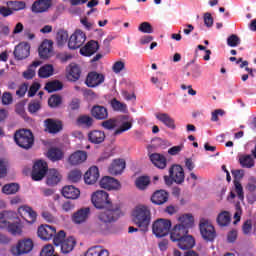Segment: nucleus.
I'll return each instance as SVG.
<instances>
[{"mask_svg":"<svg viewBox=\"0 0 256 256\" xmlns=\"http://www.w3.org/2000/svg\"><path fill=\"white\" fill-rule=\"evenodd\" d=\"M91 201L96 209H106L98 215L101 223H115L121 217V204H112L107 192L103 190L94 192Z\"/></svg>","mask_w":256,"mask_h":256,"instance_id":"f257e3e1","label":"nucleus"},{"mask_svg":"<svg viewBox=\"0 0 256 256\" xmlns=\"http://www.w3.org/2000/svg\"><path fill=\"white\" fill-rule=\"evenodd\" d=\"M61 103H62V98L59 95H52L48 99V105H49V107H52V108L59 107V105H61Z\"/></svg>","mask_w":256,"mask_h":256,"instance_id":"4d7b16f0","label":"nucleus"},{"mask_svg":"<svg viewBox=\"0 0 256 256\" xmlns=\"http://www.w3.org/2000/svg\"><path fill=\"white\" fill-rule=\"evenodd\" d=\"M100 187L102 189H106L107 191H117V189H121V183L119 180L110 177V176H104L100 180Z\"/></svg>","mask_w":256,"mask_h":256,"instance_id":"2eb2a0df","label":"nucleus"},{"mask_svg":"<svg viewBox=\"0 0 256 256\" xmlns=\"http://www.w3.org/2000/svg\"><path fill=\"white\" fill-rule=\"evenodd\" d=\"M167 201H169V193H167L165 190H157L151 196V202L154 205H164V203H167Z\"/></svg>","mask_w":256,"mask_h":256,"instance_id":"b1692460","label":"nucleus"},{"mask_svg":"<svg viewBox=\"0 0 256 256\" xmlns=\"http://www.w3.org/2000/svg\"><path fill=\"white\" fill-rule=\"evenodd\" d=\"M101 127L106 131H113L117 128V118H107L101 122Z\"/></svg>","mask_w":256,"mask_h":256,"instance_id":"49530a36","label":"nucleus"},{"mask_svg":"<svg viewBox=\"0 0 256 256\" xmlns=\"http://www.w3.org/2000/svg\"><path fill=\"white\" fill-rule=\"evenodd\" d=\"M253 229V222L251 220H246L242 226V231L244 235H249Z\"/></svg>","mask_w":256,"mask_h":256,"instance_id":"e2e57ef3","label":"nucleus"},{"mask_svg":"<svg viewBox=\"0 0 256 256\" xmlns=\"http://www.w3.org/2000/svg\"><path fill=\"white\" fill-rule=\"evenodd\" d=\"M152 231L156 237H167L171 231V220L160 218L152 225Z\"/></svg>","mask_w":256,"mask_h":256,"instance_id":"39448f33","label":"nucleus"},{"mask_svg":"<svg viewBox=\"0 0 256 256\" xmlns=\"http://www.w3.org/2000/svg\"><path fill=\"white\" fill-rule=\"evenodd\" d=\"M151 83L156 85L158 89H163V80H161V72H158L157 76L151 77Z\"/></svg>","mask_w":256,"mask_h":256,"instance_id":"052dcab7","label":"nucleus"},{"mask_svg":"<svg viewBox=\"0 0 256 256\" xmlns=\"http://www.w3.org/2000/svg\"><path fill=\"white\" fill-rule=\"evenodd\" d=\"M149 185H151V178L149 176H139L135 180V187L139 191H145Z\"/></svg>","mask_w":256,"mask_h":256,"instance_id":"473e14b6","label":"nucleus"},{"mask_svg":"<svg viewBox=\"0 0 256 256\" xmlns=\"http://www.w3.org/2000/svg\"><path fill=\"white\" fill-rule=\"evenodd\" d=\"M223 115H225V110L216 109L214 112H212L211 121L217 122L219 121V116L223 117Z\"/></svg>","mask_w":256,"mask_h":256,"instance_id":"338daca9","label":"nucleus"},{"mask_svg":"<svg viewBox=\"0 0 256 256\" xmlns=\"http://www.w3.org/2000/svg\"><path fill=\"white\" fill-rule=\"evenodd\" d=\"M54 71L55 69L53 68V65L45 64L38 70V76L40 77V79H48V77H51V75H53Z\"/></svg>","mask_w":256,"mask_h":256,"instance_id":"e433bc0d","label":"nucleus"},{"mask_svg":"<svg viewBox=\"0 0 256 256\" xmlns=\"http://www.w3.org/2000/svg\"><path fill=\"white\" fill-rule=\"evenodd\" d=\"M178 225L183 226L184 229L189 231L195 225V218L192 214H184L178 218Z\"/></svg>","mask_w":256,"mask_h":256,"instance_id":"7c9ffc66","label":"nucleus"},{"mask_svg":"<svg viewBox=\"0 0 256 256\" xmlns=\"http://www.w3.org/2000/svg\"><path fill=\"white\" fill-rule=\"evenodd\" d=\"M105 132L101 130H91L88 133V141L94 145H101L105 141Z\"/></svg>","mask_w":256,"mask_h":256,"instance_id":"a878e982","label":"nucleus"},{"mask_svg":"<svg viewBox=\"0 0 256 256\" xmlns=\"http://www.w3.org/2000/svg\"><path fill=\"white\" fill-rule=\"evenodd\" d=\"M87 41V36L81 30H76L68 40L69 49L75 51V49H79L83 47V44Z\"/></svg>","mask_w":256,"mask_h":256,"instance_id":"1a4fd4ad","label":"nucleus"},{"mask_svg":"<svg viewBox=\"0 0 256 256\" xmlns=\"http://www.w3.org/2000/svg\"><path fill=\"white\" fill-rule=\"evenodd\" d=\"M12 217H15V212L13 211H2L0 213V229H9V225H11V220Z\"/></svg>","mask_w":256,"mask_h":256,"instance_id":"c756f323","label":"nucleus"},{"mask_svg":"<svg viewBox=\"0 0 256 256\" xmlns=\"http://www.w3.org/2000/svg\"><path fill=\"white\" fill-rule=\"evenodd\" d=\"M99 51V42L95 40H91L87 42V44L80 49L81 55L84 57H91V55H95Z\"/></svg>","mask_w":256,"mask_h":256,"instance_id":"4be33fe9","label":"nucleus"},{"mask_svg":"<svg viewBox=\"0 0 256 256\" xmlns=\"http://www.w3.org/2000/svg\"><path fill=\"white\" fill-rule=\"evenodd\" d=\"M75 245H77V240H75L73 236H70L63 240V243L60 246L61 252L64 253V255H67V253H71V251L75 249Z\"/></svg>","mask_w":256,"mask_h":256,"instance_id":"cd10ccee","label":"nucleus"},{"mask_svg":"<svg viewBox=\"0 0 256 256\" xmlns=\"http://www.w3.org/2000/svg\"><path fill=\"white\" fill-rule=\"evenodd\" d=\"M99 168L97 166H92L84 174V181L87 185H95L99 180Z\"/></svg>","mask_w":256,"mask_h":256,"instance_id":"412c9836","label":"nucleus"},{"mask_svg":"<svg viewBox=\"0 0 256 256\" xmlns=\"http://www.w3.org/2000/svg\"><path fill=\"white\" fill-rule=\"evenodd\" d=\"M125 167H127L125 161H114L108 168V172L110 175H121L125 171Z\"/></svg>","mask_w":256,"mask_h":256,"instance_id":"c85d7f7f","label":"nucleus"},{"mask_svg":"<svg viewBox=\"0 0 256 256\" xmlns=\"http://www.w3.org/2000/svg\"><path fill=\"white\" fill-rule=\"evenodd\" d=\"M44 89L48 91V93H55V91H61V89H63V83L59 80H53L46 83Z\"/></svg>","mask_w":256,"mask_h":256,"instance_id":"58836bf2","label":"nucleus"},{"mask_svg":"<svg viewBox=\"0 0 256 256\" xmlns=\"http://www.w3.org/2000/svg\"><path fill=\"white\" fill-rule=\"evenodd\" d=\"M69 39V33L66 30H59L56 34V41L59 47H63Z\"/></svg>","mask_w":256,"mask_h":256,"instance_id":"c03bdc74","label":"nucleus"},{"mask_svg":"<svg viewBox=\"0 0 256 256\" xmlns=\"http://www.w3.org/2000/svg\"><path fill=\"white\" fill-rule=\"evenodd\" d=\"M73 209H75V203H73L72 201H65L62 204V210L64 211V213H69L70 211H73Z\"/></svg>","mask_w":256,"mask_h":256,"instance_id":"69168bd1","label":"nucleus"},{"mask_svg":"<svg viewBox=\"0 0 256 256\" xmlns=\"http://www.w3.org/2000/svg\"><path fill=\"white\" fill-rule=\"evenodd\" d=\"M39 109H41V103L39 102H30L28 104V111L29 113H37V111H39Z\"/></svg>","mask_w":256,"mask_h":256,"instance_id":"0e129e2a","label":"nucleus"},{"mask_svg":"<svg viewBox=\"0 0 256 256\" xmlns=\"http://www.w3.org/2000/svg\"><path fill=\"white\" fill-rule=\"evenodd\" d=\"M53 2L51 0H36L31 7L32 13H45L49 11Z\"/></svg>","mask_w":256,"mask_h":256,"instance_id":"6ab92c4d","label":"nucleus"},{"mask_svg":"<svg viewBox=\"0 0 256 256\" xmlns=\"http://www.w3.org/2000/svg\"><path fill=\"white\" fill-rule=\"evenodd\" d=\"M49 171L47 161H36L32 167L31 177L33 181H42Z\"/></svg>","mask_w":256,"mask_h":256,"instance_id":"0eeeda50","label":"nucleus"},{"mask_svg":"<svg viewBox=\"0 0 256 256\" xmlns=\"http://www.w3.org/2000/svg\"><path fill=\"white\" fill-rule=\"evenodd\" d=\"M61 194L65 197V199L75 201L81 197V190L73 185H68L62 188Z\"/></svg>","mask_w":256,"mask_h":256,"instance_id":"a211bd4d","label":"nucleus"},{"mask_svg":"<svg viewBox=\"0 0 256 256\" xmlns=\"http://www.w3.org/2000/svg\"><path fill=\"white\" fill-rule=\"evenodd\" d=\"M47 157L50 161H61L64 157L63 150L57 147H52L48 150Z\"/></svg>","mask_w":256,"mask_h":256,"instance_id":"c9c22d12","label":"nucleus"},{"mask_svg":"<svg viewBox=\"0 0 256 256\" xmlns=\"http://www.w3.org/2000/svg\"><path fill=\"white\" fill-rule=\"evenodd\" d=\"M61 181V174L57 169H48L46 183L51 187L57 185Z\"/></svg>","mask_w":256,"mask_h":256,"instance_id":"bb28decb","label":"nucleus"},{"mask_svg":"<svg viewBox=\"0 0 256 256\" xmlns=\"http://www.w3.org/2000/svg\"><path fill=\"white\" fill-rule=\"evenodd\" d=\"M234 187H235V192L238 195V199L240 201H243L245 199V195L243 192V185H241V182H239L237 179L234 180Z\"/></svg>","mask_w":256,"mask_h":256,"instance_id":"6e6d98bb","label":"nucleus"},{"mask_svg":"<svg viewBox=\"0 0 256 256\" xmlns=\"http://www.w3.org/2000/svg\"><path fill=\"white\" fill-rule=\"evenodd\" d=\"M95 123L93 116L89 115H80L77 118V124L81 125L82 127H86V129H91Z\"/></svg>","mask_w":256,"mask_h":256,"instance_id":"72a5a7b5","label":"nucleus"},{"mask_svg":"<svg viewBox=\"0 0 256 256\" xmlns=\"http://www.w3.org/2000/svg\"><path fill=\"white\" fill-rule=\"evenodd\" d=\"M125 69V62L123 61H117L112 66V71L114 73H119L120 71H123Z\"/></svg>","mask_w":256,"mask_h":256,"instance_id":"774afa93","label":"nucleus"},{"mask_svg":"<svg viewBox=\"0 0 256 256\" xmlns=\"http://www.w3.org/2000/svg\"><path fill=\"white\" fill-rule=\"evenodd\" d=\"M217 223L220 227H227L231 223V214L228 211L221 212L217 217Z\"/></svg>","mask_w":256,"mask_h":256,"instance_id":"79ce46f5","label":"nucleus"},{"mask_svg":"<svg viewBox=\"0 0 256 256\" xmlns=\"http://www.w3.org/2000/svg\"><path fill=\"white\" fill-rule=\"evenodd\" d=\"M33 240L31 238H25L18 241L16 246L11 248L12 255L19 256V255H27V253H31L33 251Z\"/></svg>","mask_w":256,"mask_h":256,"instance_id":"423d86ee","label":"nucleus"},{"mask_svg":"<svg viewBox=\"0 0 256 256\" xmlns=\"http://www.w3.org/2000/svg\"><path fill=\"white\" fill-rule=\"evenodd\" d=\"M169 175L177 185H181L185 182V170H183V167L179 164H174L170 167Z\"/></svg>","mask_w":256,"mask_h":256,"instance_id":"f8f14e48","label":"nucleus"},{"mask_svg":"<svg viewBox=\"0 0 256 256\" xmlns=\"http://www.w3.org/2000/svg\"><path fill=\"white\" fill-rule=\"evenodd\" d=\"M111 107L113 111H120V113H125L127 111V104L122 103L117 100V98L111 100Z\"/></svg>","mask_w":256,"mask_h":256,"instance_id":"de8ad7c7","label":"nucleus"},{"mask_svg":"<svg viewBox=\"0 0 256 256\" xmlns=\"http://www.w3.org/2000/svg\"><path fill=\"white\" fill-rule=\"evenodd\" d=\"M103 83H105V75L97 71L89 72L85 79V85L90 89H95V87H99Z\"/></svg>","mask_w":256,"mask_h":256,"instance_id":"6e6552de","label":"nucleus"},{"mask_svg":"<svg viewBox=\"0 0 256 256\" xmlns=\"http://www.w3.org/2000/svg\"><path fill=\"white\" fill-rule=\"evenodd\" d=\"M90 113L96 121H105V119H109V110L107 107L101 105L92 106Z\"/></svg>","mask_w":256,"mask_h":256,"instance_id":"dca6fc26","label":"nucleus"},{"mask_svg":"<svg viewBox=\"0 0 256 256\" xmlns=\"http://www.w3.org/2000/svg\"><path fill=\"white\" fill-rule=\"evenodd\" d=\"M65 231L60 230L58 233H56V235H54L53 238V243L55 245V247H60L63 243V240L65 239Z\"/></svg>","mask_w":256,"mask_h":256,"instance_id":"603ef678","label":"nucleus"},{"mask_svg":"<svg viewBox=\"0 0 256 256\" xmlns=\"http://www.w3.org/2000/svg\"><path fill=\"white\" fill-rule=\"evenodd\" d=\"M188 234L189 230L179 224H176L170 231V239L173 241V243H177L178 240L183 239V237Z\"/></svg>","mask_w":256,"mask_h":256,"instance_id":"aec40b11","label":"nucleus"},{"mask_svg":"<svg viewBox=\"0 0 256 256\" xmlns=\"http://www.w3.org/2000/svg\"><path fill=\"white\" fill-rule=\"evenodd\" d=\"M155 117L156 119H158V121H160V123H163L165 127H168V129H172V130L177 129V126L175 125V119H173L169 114L156 113Z\"/></svg>","mask_w":256,"mask_h":256,"instance_id":"393cba45","label":"nucleus"},{"mask_svg":"<svg viewBox=\"0 0 256 256\" xmlns=\"http://www.w3.org/2000/svg\"><path fill=\"white\" fill-rule=\"evenodd\" d=\"M57 233V228L52 225L42 224L38 227L37 234L42 241H51Z\"/></svg>","mask_w":256,"mask_h":256,"instance_id":"9d476101","label":"nucleus"},{"mask_svg":"<svg viewBox=\"0 0 256 256\" xmlns=\"http://www.w3.org/2000/svg\"><path fill=\"white\" fill-rule=\"evenodd\" d=\"M7 231L10 235H14V237H17V235H23V224L21 221L10 223Z\"/></svg>","mask_w":256,"mask_h":256,"instance_id":"4c0bfd02","label":"nucleus"},{"mask_svg":"<svg viewBox=\"0 0 256 256\" xmlns=\"http://www.w3.org/2000/svg\"><path fill=\"white\" fill-rule=\"evenodd\" d=\"M21 186L18 183H9L2 187V193L5 195H15V193L19 192Z\"/></svg>","mask_w":256,"mask_h":256,"instance_id":"37998d69","label":"nucleus"},{"mask_svg":"<svg viewBox=\"0 0 256 256\" xmlns=\"http://www.w3.org/2000/svg\"><path fill=\"white\" fill-rule=\"evenodd\" d=\"M6 4L7 7L11 9V11H23V9L27 7V4H25V2L18 0L8 1Z\"/></svg>","mask_w":256,"mask_h":256,"instance_id":"a18cd8bd","label":"nucleus"},{"mask_svg":"<svg viewBox=\"0 0 256 256\" xmlns=\"http://www.w3.org/2000/svg\"><path fill=\"white\" fill-rule=\"evenodd\" d=\"M68 161H87V152L78 150L70 155Z\"/></svg>","mask_w":256,"mask_h":256,"instance_id":"8fccbe9b","label":"nucleus"},{"mask_svg":"<svg viewBox=\"0 0 256 256\" xmlns=\"http://www.w3.org/2000/svg\"><path fill=\"white\" fill-rule=\"evenodd\" d=\"M227 45H228V47H237V46L241 45V38H239V36H237V34H231L227 38Z\"/></svg>","mask_w":256,"mask_h":256,"instance_id":"864d4df0","label":"nucleus"},{"mask_svg":"<svg viewBox=\"0 0 256 256\" xmlns=\"http://www.w3.org/2000/svg\"><path fill=\"white\" fill-rule=\"evenodd\" d=\"M54 253H55V248L53 247V245L47 244L42 248L40 252V256H57V254H54Z\"/></svg>","mask_w":256,"mask_h":256,"instance_id":"5fc2aeb1","label":"nucleus"},{"mask_svg":"<svg viewBox=\"0 0 256 256\" xmlns=\"http://www.w3.org/2000/svg\"><path fill=\"white\" fill-rule=\"evenodd\" d=\"M67 79L68 81H72L74 83L75 81H79V79H81V68H79L77 65L71 66Z\"/></svg>","mask_w":256,"mask_h":256,"instance_id":"ea45409f","label":"nucleus"},{"mask_svg":"<svg viewBox=\"0 0 256 256\" xmlns=\"http://www.w3.org/2000/svg\"><path fill=\"white\" fill-rule=\"evenodd\" d=\"M40 59H49L53 55V40L45 39L38 47Z\"/></svg>","mask_w":256,"mask_h":256,"instance_id":"4468645a","label":"nucleus"},{"mask_svg":"<svg viewBox=\"0 0 256 256\" xmlns=\"http://www.w3.org/2000/svg\"><path fill=\"white\" fill-rule=\"evenodd\" d=\"M84 256H109V250L103 249L101 246L89 248Z\"/></svg>","mask_w":256,"mask_h":256,"instance_id":"f704fd0d","label":"nucleus"},{"mask_svg":"<svg viewBox=\"0 0 256 256\" xmlns=\"http://www.w3.org/2000/svg\"><path fill=\"white\" fill-rule=\"evenodd\" d=\"M44 125L46 127L45 131H48L51 135H57V133L63 130V123L53 118L46 119Z\"/></svg>","mask_w":256,"mask_h":256,"instance_id":"f3484780","label":"nucleus"},{"mask_svg":"<svg viewBox=\"0 0 256 256\" xmlns=\"http://www.w3.org/2000/svg\"><path fill=\"white\" fill-rule=\"evenodd\" d=\"M91 215V208L84 207L80 208L72 215V221L75 225H83V223H87L89 216Z\"/></svg>","mask_w":256,"mask_h":256,"instance_id":"ddd939ff","label":"nucleus"},{"mask_svg":"<svg viewBox=\"0 0 256 256\" xmlns=\"http://www.w3.org/2000/svg\"><path fill=\"white\" fill-rule=\"evenodd\" d=\"M200 233L204 241H215L217 237V232L215 231V227L209 220L203 218L200 220L199 224Z\"/></svg>","mask_w":256,"mask_h":256,"instance_id":"20e7f679","label":"nucleus"},{"mask_svg":"<svg viewBox=\"0 0 256 256\" xmlns=\"http://www.w3.org/2000/svg\"><path fill=\"white\" fill-rule=\"evenodd\" d=\"M13 55L16 61H23V59H27V57L31 55V45L27 42L19 43L15 46Z\"/></svg>","mask_w":256,"mask_h":256,"instance_id":"9b49d317","label":"nucleus"},{"mask_svg":"<svg viewBox=\"0 0 256 256\" xmlns=\"http://www.w3.org/2000/svg\"><path fill=\"white\" fill-rule=\"evenodd\" d=\"M42 61L41 60H36L34 62H32V64L28 67V69L26 71L23 72V77L24 79H33V77H35V71L37 69V67L42 65Z\"/></svg>","mask_w":256,"mask_h":256,"instance_id":"2f4dec72","label":"nucleus"},{"mask_svg":"<svg viewBox=\"0 0 256 256\" xmlns=\"http://www.w3.org/2000/svg\"><path fill=\"white\" fill-rule=\"evenodd\" d=\"M138 31L140 33L151 34L153 33V26L149 22H142L138 27Z\"/></svg>","mask_w":256,"mask_h":256,"instance_id":"13d9d810","label":"nucleus"},{"mask_svg":"<svg viewBox=\"0 0 256 256\" xmlns=\"http://www.w3.org/2000/svg\"><path fill=\"white\" fill-rule=\"evenodd\" d=\"M82 175L81 170H72L68 174V180L71 181V183H79Z\"/></svg>","mask_w":256,"mask_h":256,"instance_id":"3c124183","label":"nucleus"},{"mask_svg":"<svg viewBox=\"0 0 256 256\" xmlns=\"http://www.w3.org/2000/svg\"><path fill=\"white\" fill-rule=\"evenodd\" d=\"M176 243H178L179 249H182L183 251H187L195 247V238H193V236L189 234H186L185 236L180 238L178 241H176Z\"/></svg>","mask_w":256,"mask_h":256,"instance_id":"5701e85b","label":"nucleus"},{"mask_svg":"<svg viewBox=\"0 0 256 256\" xmlns=\"http://www.w3.org/2000/svg\"><path fill=\"white\" fill-rule=\"evenodd\" d=\"M133 127V123L126 121L123 122L119 128H117L114 133L113 136L117 137L119 135H123V133H125L126 131H129L131 128Z\"/></svg>","mask_w":256,"mask_h":256,"instance_id":"09e8293b","label":"nucleus"},{"mask_svg":"<svg viewBox=\"0 0 256 256\" xmlns=\"http://www.w3.org/2000/svg\"><path fill=\"white\" fill-rule=\"evenodd\" d=\"M133 222L141 231H147L151 225V210L147 206H137L133 212Z\"/></svg>","mask_w":256,"mask_h":256,"instance_id":"f03ea898","label":"nucleus"},{"mask_svg":"<svg viewBox=\"0 0 256 256\" xmlns=\"http://www.w3.org/2000/svg\"><path fill=\"white\" fill-rule=\"evenodd\" d=\"M14 141L18 147L29 151L35 145V136L31 130L23 128L15 131Z\"/></svg>","mask_w":256,"mask_h":256,"instance_id":"7ed1b4c3","label":"nucleus"},{"mask_svg":"<svg viewBox=\"0 0 256 256\" xmlns=\"http://www.w3.org/2000/svg\"><path fill=\"white\" fill-rule=\"evenodd\" d=\"M19 211H23V213H25L26 215H28L29 219L28 223H30L31 225H33V223H35V221H37V212L34 211L33 208L29 207V206H21L19 208Z\"/></svg>","mask_w":256,"mask_h":256,"instance_id":"a19ab883","label":"nucleus"},{"mask_svg":"<svg viewBox=\"0 0 256 256\" xmlns=\"http://www.w3.org/2000/svg\"><path fill=\"white\" fill-rule=\"evenodd\" d=\"M41 89V84L34 82L31 86L30 89L28 91V97H35V95L37 94V91Z\"/></svg>","mask_w":256,"mask_h":256,"instance_id":"680f3d73","label":"nucleus"},{"mask_svg":"<svg viewBox=\"0 0 256 256\" xmlns=\"http://www.w3.org/2000/svg\"><path fill=\"white\" fill-rule=\"evenodd\" d=\"M246 191H249V193L256 192V177L255 176H252L248 179V183L246 185Z\"/></svg>","mask_w":256,"mask_h":256,"instance_id":"bf43d9fd","label":"nucleus"}]
</instances>
